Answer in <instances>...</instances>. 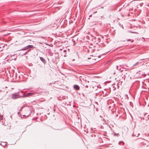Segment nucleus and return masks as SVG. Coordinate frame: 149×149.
<instances>
[{
  "mask_svg": "<svg viewBox=\"0 0 149 149\" xmlns=\"http://www.w3.org/2000/svg\"><path fill=\"white\" fill-rule=\"evenodd\" d=\"M33 46L32 45H28L26 47V49H29L33 47Z\"/></svg>",
  "mask_w": 149,
  "mask_h": 149,
  "instance_id": "nucleus-5",
  "label": "nucleus"
},
{
  "mask_svg": "<svg viewBox=\"0 0 149 149\" xmlns=\"http://www.w3.org/2000/svg\"><path fill=\"white\" fill-rule=\"evenodd\" d=\"M29 111H30V110H29Z\"/></svg>",
  "mask_w": 149,
  "mask_h": 149,
  "instance_id": "nucleus-23",
  "label": "nucleus"
},
{
  "mask_svg": "<svg viewBox=\"0 0 149 149\" xmlns=\"http://www.w3.org/2000/svg\"><path fill=\"white\" fill-rule=\"evenodd\" d=\"M91 16H92V15H90V17H91Z\"/></svg>",
  "mask_w": 149,
  "mask_h": 149,
  "instance_id": "nucleus-19",
  "label": "nucleus"
},
{
  "mask_svg": "<svg viewBox=\"0 0 149 149\" xmlns=\"http://www.w3.org/2000/svg\"><path fill=\"white\" fill-rule=\"evenodd\" d=\"M131 32V33H134V32Z\"/></svg>",
  "mask_w": 149,
  "mask_h": 149,
  "instance_id": "nucleus-21",
  "label": "nucleus"
},
{
  "mask_svg": "<svg viewBox=\"0 0 149 149\" xmlns=\"http://www.w3.org/2000/svg\"><path fill=\"white\" fill-rule=\"evenodd\" d=\"M139 62H137L136 63H135V64H134L133 66L132 67H133L134 66H135L137 65H138L139 64Z\"/></svg>",
  "mask_w": 149,
  "mask_h": 149,
  "instance_id": "nucleus-7",
  "label": "nucleus"
},
{
  "mask_svg": "<svg viewBox=\"0 0 149 149\" xmlns=\"http://www.w3.org/2000/svg\"><path fill=\"white\" fill-rule=\"evenodd\" d=\"M88 86H87V85H86V86H85V87H86V88H88Z\"/></svg>",
  "mask_w": 149,
  "mask_h": 149,
  "instance_id": "nucleus-12",
  "label": "nucleus"
},
{
  "mask_svg": "<svg viewBox=\"0 0 149 149\" xmlns=\"http://www.w3.org/2000/svg\"><path fill=\"white\" fill-rule=\"evenodd\" d=\"M133 41H133V40H132V42H133Z\"/></svg>",
  "mask_w": 149,
  "mask_h": 149,
  "instance_id": "nucleus-22",
  "label": "nucleus"
},
{
  "mask_svg": "<svg viewBox=\"0 0 149 149\" xmlns=\"http://www.w3.org/2000/svg\"><path fill=\"white\" fill-rule=\"evenodd\" d=\"M96 12H97V11H96V12H94V13H96Z\"/></svg>",
  "mask_w": 149,
  "mask_h": 149,
  "instance_id": "nucleus-17",
  "label": "nucleus"
},
{
  "mask_svg": "<svg viewBox=\"0 0 149 149\" xmlns=\"http://www.w3.org/2000/svg\"><path fill=\"white\" fill-rule=\"evenodd\" d=\"M65 54H64V56H65Z\"/></svg>",
  "mask_w": 149,
  "mask_h": 149,
  "instance_id": "nucleus-18",
  "label": "nucleus"
},
{
  "mask_svg": "<svg viewBox=\"0 0 149 149\" xmlns=\"http://www.w3.org/2000/svg\"><path fill=\"white\" fill-rule=\"evenodd\" d=\"M3 116L1 115H0V121L1 120H3Z\"/></svg>",
  "mask_w": 149,
  "mask_h": 149,
  "instance_id": "nucleus-8",
  "label": "nucleus"
},
{
  "mask_svg": "<svg viewBox=\"0 0 149 149\" xmlns=\"http://www.w3.org/2000/svg\"><path fill=\"white\" fill-rule=\"evenodd\" d=\"M27 52H26L25 53H24V55H25L26 54H27Z\"/></svg>",
  "mask_w": 149,
  "mask_h": 149,
  "instance_id": "nucleus-15",
  "label": "nucleus"
},
{
  "mask_svg": "<svg viewBox=\"0 0 149 149\" xmlns=\"http://www.w3.org/2000/svg\"><path fill=\"white\" fill-rule=\"evenodd\" d=\"M90 58H88V59H90Z\"/></svg>",
  "mask_w": 149,
  "mask_h": 149,
  "instance_id": "nucleus-20",
  "label": "nucleus"
},
{
  "mask_svg": "<svg viewBox=\"0 0 149 149\" xmlns=\"http://www.w3.org/2000/svg\"><path fill=\"white\" fill-rule=\"evenodd\" d=\"M73 88L75 90H79L80 88V87L79 86L77 85H74L73 86Z\"/></svg>",
  "mask_w": 149,
  "mask_h": 149,
  "instance_id": "nucleus-3",
  "label": "nucleus"
},
{
  "mask_svg": "<svg viewBox=\"0 0 149 149\" xmlns=\"http://www.w3.org/2000/svg\"><path fill=\"white\" fill-rule=\"evenodd\" d=\"M26 49H27L26 47H24V48H23L22 49H21V50H25Z\"/></svg>",
  "mask_w": 149,
  "mask_h": 149,
  "instance_id": "nucleus-9",
  "label": "nucleus"
},
{
  "mask_svg": "<svg viewBox=\"0 0 149 149\" xmlns=\"http://www.w3.org/2000/svg\"><path fill=\"white\" fill-rule=\"evenodd\" d=\"M30 114H31V113L29 112V114H26V116H29V115H30Z\"/></svg>",
  "mask_w": 149,
  "mask_h": 149,
  "instance_id": "nucleus-10",
  "label": "nucleus"
},
{
  "mask_svg": "<svg viewBox=\"0 0 149 149\" xmlns=\"http://www.w3.org/2000/svg\"><path fill=\"white\" fill-rule=\"evenodd\" d=\"M13 79H17V75L16 74V73H15V74H13Z\"/></svg>",
  "mask_w": 149,
  "mask_h": 149,
  "instance_id": "nucleus-6",
  "label": "nucleus"
},
{
  "mask_svg": "<svg viewBox=\"0 0 149 149\" xmlns=\"http://www.w3.org/2000/svg\"><path fill=\"white\" fill-rule=\"evenodd\" d=\"M110 61H109L108 62H107V63H106V64H107L108 65L109 64V63L110 62Z\"/></svg>",
  "mask_w": 149,
  "mask_h": 149,
  "instance_id": "nucleus-11",
  "label": "nucleus"
},
{
  "mask_svg": "<svg viewBox=\"0 0 149 149\" xmlns=\"http://www.w3.org/2000/svg\"><path fill=\"white\" fill-rule=\"evenodd\" d=\"M110 92H108V94H107V95H108L109 94V93Z\"/></svg>",
  "mask_w": 149,
  "mask_h": 149,
  "instance_id": "nucleus-16",
  "label": "nucleus"
},
{
  "mask_svg": "<svg viewBox=\"0 0 149 149\" xmlns=\"http://www.w3.org/2000/svg\"><path fill=\"white\" fill-rule=\"evenodd\" d=\"M66 52V50H64L63 51V52H64V53L65 52Z\"/></svg>",
  "mask_w": 149,
  "mask_h": 149,
  "instance_id": "nucleus-13",
  "label": "nucleus"
},
{
  "mask_svg": "<svg viewBox=\"0 0 149 149\" xmlns=\"http://www.w3.org/2000/svg\"><path fill=\"white\" fill-rule=\"evenodd\" d=\"M36 94H38V93H36V92H30L28 93L27 94V96H31L32 95H33Z\"/></svg>",
  "mask_w": 149,
  "mask_h": 149,
  "instance_id": "nucleus-2",
  "label": "nucleus"
},
{
  "mask_svg": "<svg viewBox=\"0 0 149 149\" xmlns=\"http://www.w3.org/2000/svg\"><path fill=\"white\" fill-rule=\"evenodd\" d=\"M40 60L44 63L45 64L46 63V61L42 57H40Z\"/></svg>",
  "mask_w": 149,
  "mask_h": 149,
  "instance_id": "nucleus-4",
  "label": "nucleus"
},
{
  "mask_svg": "<svg viewBox=\"0 0 149 149\" xmlns=\"http://www.w3.org/2000/svg\"><path fill=\"white\" fill-rule=\"evenodd\" d=\"M20 97V95H19L18 94H17L16 93H15L13 94L12 95V98L13 99L18 98L19 97Z\"/></svg>",
  "mask_w": 149,
  "mask_h": 149,
  "instance_id": "nucleus-1",
  "label": "nucleus"
},
{
  "mask_svg": "<svg viewBox=\"0 0 149 149\" xmlns=\"http://www.w3.org/2000/svg\"><path fill=\"white\" fill-rule=\"evenodd\" d=\"M130 41V39H128L127 40V41Z\"/></svg>",
  "mask_w": 149,
  "mask_h": 149,
  "instance_id": "nucleus-14",
  "label": "nucleus"
}]
</instances>
